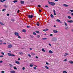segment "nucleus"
Wrapping results in <instances>:
<instances>
[{
    "label": "nucleus",
    "instance_id": "1",
    "mask_svg": "<svg viewBox=\"0 0 73 73\" xmlns=\"http://www.w3.org/2000/svg\"><path fill=\"white\" fill-rule=\"evenodd\" d=\"M48 4L52 6H54V5H56V3H55L52 2H50L49 1H48Z\"/></svg>",
    "mask_w": 73,
    "mask_h": 73
},
{
    "label": "nucleus",
    "instance_id": "2",
    "mask_svg": "<svg viewBox=\"0 0 73 73\" xmlns=\"http://www.w3.org/2000/svg\"><path fill=\"white\" fill-rule=\"evenodd\" d=\"M52 41H54L56 42V41H57V38H52Z\"/></svg>",
    "mask_w": 73,
    "mask_h": 73
},
{
    "label": "nucleus",
    "instance_id": "3",
    "mask_svg": "<svg viewBox=\"0 0 73 73\" xmlns=\"http://www.w3.org/2000/svg\"><path fill=\"white\" fill-rule=\"evenodd\" d=\"M28 18L30 19H32L33 18V16L32 15H28Z\"/></svg>",
    "mask_w": 73,
    "mask_h": 73
},
{
    "label": "nucleus",
    "instance_id": "4",
    "mask_svg": "<svg viewBox=\"0 0 73 73\" xmlns=\"http://www.w3.org/2000/svg\"><path fill=\"white\" fill-rule=\"evenodd\" d=\"M12 47V45L11 44H10L8 46L7 48H9V49H10V48H11Z\"/></svg>",
    "mask_w": 73,
    "mask_h": 73
},
{
    "label": "nucleus",
    "instance_id": "5",
    "mask_svg": "<svg viewBox=\"0 0 73 73\" xmlns=\"http://www.w3.org/2000/svg\"><path fill=\"white\" fill-rule=\"evenodd\" d=\"M67 22H68V23H73V21H72V20H70V21H68Z\"/></svg>",
    "mask_w": 73,
    "mask_h": 73
},
{
    "label": "nucleus",
    "instance_id": "6",
    "mask_svg": "<svg viewBox=\"0 0 73 73\" xmlns=\"http://www.w3.org/2000/svg\"><path fill=\"white\" fill-rule=\"evenodd\" d=\"M15 35V36H19V33H17L16 32H15L14 33Z\"/></svg>",
    "mask_w": 73,
    "mask_h": 73
},
{
    "label": "nucleus",
    "instance_id": "7",
    "mask_svg": "<svg viewBox=\"0 0 73 73\" xmlns=\"http://www.w3.org/2000/svg\"><path fill=\"white\" fill-rule=\"evenodd\" d=\"M20 3L21 4H24V1H21Z\"/></svg>",
    "mask_w": 73,
    "mask_h": 73
},
{
    "label": "nucleus",
    "instance_id": "8",
    "mask_svg": "<svg viewBox=\"0 0 73 73\" xmlns=\"http://www.w3.org/2000/svg\"><path fill=\"white\" fill-rule=\"evenodd\" d=\"M49 30V29H44L43 30V31H44V32H46V31H48Z\"/></svg>",
    "mask_w": 73,
    "mask_h": 73
},
{
    "label": "nucleus",
    "instance_id": "9",
    "mask_svg": "<svg viewBox=\"0 0 73 73\" xmlns=\"http://www.w3.org/2000/svg\"><path fill=\"white\" fill-rule=\"evenodd\" d=\"M53 32L54 33H58V31L57 30H53Z\"/></svg>",
    "mask_w": 73,
    "mask_h": 73
},
{
    "label": "nucleus",
    "instance_id": "10",
    "mask_svg": "<svg viewBox=\"0 0 73 73\" xmlns=\"http://www.w3.org/2000/svg\"><path fill=\"white\" fill-rule=\"evenodd\" d=\"M53 12H54V15L55 16V15H56V11L54 10H53Z\"/></svg>",
    "mask_w": 73,
    "mask_h": 73
},
{
    "label": "nucleus",
    "instance_id": "11",
    "mask_svg": "<svg viewBox=\"0 0 73 73\" xmlns=\"http://www.w3.org/2000/svg\"><path fill=\"white\" fill-rule=\"evenodd\" d=\"M15 62L16 64H20V62L18 61H16Z\"/></svg>",
    "mask_w": 73,
    "mask_h": 73
},
{
    "label": "nucleus",
    "instance_id": "12",
    "mask_svg": "<svg viewBox=\"0 0 73 73\" xmlns=\"http://www.w3.org/2000/svg\"><path fill=\"white\" fill-rule=\"evenodd\" d=\"M8 56H12V54L8 53Z\"/></svg>",
    "mask_w": 73,
    "mask_h": 73
},
{
    "label": "nucleus",
    "instance_id": "13",
    "mask_svg": "<svg viewBox=\"0 0 73 73\" xmlns=\"http://www.w3.org/2000/svg\"><path fill=\"white\" fill-rule=\"evenodd\" d=\"M69 29V28L68 27H66V28H65V30H68Z\"/></svg>",
    "mask_w": 73,
    "mask_h": 73
},
{
    "label": "nucleus",
    "instance_id": "14",
    "mask_svg": "<svg viewBox=\"0 0 73 73\" xmlns=\"http://www.w3.org/2000/svg\"><path fill=\"white\" fill-rule=\"evenodd\" d=\"M63 6L64 7H69V5L66 4H64Z\"/></svg>",
    "mask_w": 73,
    "mask_h": 73
},
{
    "label": "nucleus",
    "instance_id": "15",
    "mask_svg": "<svg viewBox=\"0 0 73 73\" xmlns=\"http://www.w3.org/2000/svg\"><path fill=\"white\" fill-rule=\"evenodd\" d=\"M31 55H33V56H35L36 55V54H35V53L33 52H31Z\"/></svg>",
    "mask_w": 73,
    "mask_h": 73
},
{
    "label": "nucleus",
    "instance_id": "16",
    "mask_svg": "<svg viewBox=\"0 0 73 73\" xmlns=\"http://www.w3.org/2000/svg\"><path fill=\"white\" fill-rule=\"evenodd\" d=\"M68 62H69V63H70V64H73V61H69Z\"/></svg>",
    "mask_w": 73,
    "mask_h": 73
},
{
    "label": "nucleus",
    "instance_id": "17",
    "mask_svg": "<svg viewBox=\"0 0 73 73\" xmlns=\"http://www.w3.org/2000/svg\"><path fill=\"white\" fill-rule=\"evenodd\" d=\"M22 32H24V33H25L26 32V30H25V29H23L22 30Z\"/></svg>",
    "mask_w": 73,
    "mask_h": 73
},
{
    "label": "nucleus",
    "instance_id": "18",
    "mask_svg": "<svg viewBox=\"0 0 73 73\" xmlns=\"http://www.w3.org/2000/svg\"><path fill=\"white\" fill-rule=\"evenodd\" d=\"M56 21L57 22H58V23H60V21H60V20L58 19H57L56 20Z\"/></svg>",
    "mask_w": 73,
    "mask_h": 73
},
{
    "label": "nucleus",
    "instance_id": "19",
    "mask_svg": "<svg viewBox=\"0 0 73 73\" xmlns=\"http://www.w3.org/2000/svg\"><path fill=\"white\" fill-rule=\"evenodd\" d=\"M49 53H53V51H51V50H49Z\"/></svg>",
    "mask_w": 73,
    "mask_h": 73
},
{
    "label": "nucleus",
    "instance_id": "20",
    "mask_svg": "<svg viewBox=\"0 0 73 73\" xmlns=\"http://www.w3.org/2000/svg\"><path fill=\"white\" fill-rule=\"evenodd\" d=\"M11 73H15V71H10Z\"/></svg>",
    "mask_w": 73,
    "mask_h": 73
},
{
    "label": "nucleus",
    "instance_id": "21",
    "mask_svg": "<svg viewBox=\"0 0 73 73\" xmlns=\"http://www.w3.org/2000/svg\"><path fill=\"white\" fill-rule=\"evenodd\" d=\"M45 67L46 69H49V67L47 66H45Z\"/></svg>",
    "mask_w": 73,
    "mask_h": 73
},
{
    "label": "nucleus",
    "instance_id": "22",
    "mask_svg": "<svg viewBox=\"0 0 73 73\" xmlns=\"http://www.w3.org/2000/svg\"><path fill=\"white\" fill-rule=\"evenodd\" d=\"M18 1L17 0H15L13 1V3H16V2H17Z\"/></svg>",
    "mask_w": 73,
    "mask_h": 73
},
{
    "label": "nucleus",
    "instance_id": "23",
    "mask_svg": "<svg viewBox=\"0 0 73 73\" xmlns=\"http://www.w3.org/2000/svg\"><path fill=\"white\" fill-rule=\"evenodd\" d=\"M50 16L52 18H53V17H54V16H53V15L52 14H51Z\"/></svg>",
    "mask_w": 73,
    "mask_h": 73
},
{
    "label": "nucleus",
    "instance_id": "24",
    "mask_svg": "<svg viewBox=\"0 0 73 73\" xmlns=\"http://www.w3.org/2000/svg\"><path fill=\"white\" fill-rule=\"evenodd\" d=\"M36 25L37 26H39L40 25L39 22H37L36 23Z\"/></svg>",
    "mask_w": 73,
    "mask_h": 73
},
{
    "label": "nucleus",
    "instance_id": "25",
    "mask_svg": "<svg viewBox=\"0 0 73 73\" xmlns=\"http://www.w3.org/2000/svg\"><path fill=\"white\" fill-rule=\"evenodd\" d=\"M0 24L1 25H4V24H3V23H1V22H0Z\"/></svg>",
    "mask_w": 73,
    "mask_h": 73
},
{
    "label": "nucleus",
    "instance_id": "26",
    "mask_svg": "<svg viewBox=\"0 0 73 73\" xmlns=\"http://www.w3.org/2000/svg\"><path fill=\"white\" fill-rule=\"evenodd\" d=\"M11 21H13V22H14V21H15V20H14V19H11Z\"/></svg>",
    "mask_w": 73,
    "mask_h": 73
},
{
    "label": "nucleus",
    "instance_id": "27",
    "mask_svg": "<svg viewBox=\"0 0 73 73\" xmlns=\"http://www.w3.org/2000/svg\"><path fill=\"white\" fill-rule=\"evenodd\" d=\"M46 39H47V38H42V40H46Z\"/></svg>",
    "mask_w": 73,
    "mask_h": 73
},
{
    "label": "nucleus",
    "instance_id": "28",
    "mask_svg": "<svg viewBox=\"0 0 73 73\" xmlns=\"http://www.w3.org/2000/svg\"><path fill=\"white\" fill-rule=\"evenodd\" d=\"M69 54L68 53H65V54L64 55V56H66V55H68Z\"/></svg>",
    "mask_w": 73,
    "mask_h": 73
},
{
    "label": "nucleus",
    "instance_id": "29",
    "mask_svg": "<svg viewBox=\"0 0 73 73\" xmlns=\"http://www.w3.org/2000/svg\"><path fill=\"white\" fill-rule=\"evenodd\" d=\"M19 54H20V55H21V54H23V52H19Z\"/></svg>",
    "mask_w": 73,
    "mask_h": 73
},
{
    "label": "nucleus",
    "instance_id": "30",
    "mask_svg": "<svg viewBox=\"0 0 73 73\" xmlns=\"http://www.w3.org/2000/svg\"><path fill=\"white\" fill-rule=\"evenodd\" d=\"M30 36L31 37V38H33V37H34V36H33V35H30Z\"/></svg>",
    "mask_w": 73,
    "mask_h": 73
},
{
    "label": "nucleus",
    "instance_id": "31",
    "mask_svg": "<svg viewBox=\"0 0 73 73\" xmlns=\"http://www.w3.org/2000/svg\"><path fill=\"white\" fill-rule=\"evenodd\" d=\"M68 18L69 19H72V17H70L69 16L68 17Z\"/></svg>",
    "mask_w": 73,
    "mask_h": 73
},
{
    "label": "nucleus",
    "instance_id": "32",
    "mask_svg": "<svg viewBox=\"0 0 73 73\" xmlns=\"http://www.w3.org/2000/svg\"><path fill=\"white\" fill-rule=\"evenodd\" d=\"M35 32L36 33H40V32L38 31H35Z\"/></svg>",
    "mask_w": 73,
    "mask_h": 73
},
{
    "label": "nucleus",
    "instance_id": "33",
    "mask_svg": "<svg viewBox=\"0 0 73 73\" xmlns=\"http://www.w3.org/2000/svg\"><path fill=\"white\" fill-rule=\"evenodd\" d=\"M42 51H43V52H45V50H44V48H42Z\"/></svg>",
    "mask_w": 73,
    "mask_h": 73
},
{
    "label": "nucleus",
    "instance_id": "34",
    "mask_svg": "<svg viewBox=\"0 0 73 73\" xmlns=\"http://www.w3.org/2000/svg\"><path fill=\"white\" fill-rule=\"evenodd\" d=\"M36 37L37 38H40V36L39 35H38L36 36Z\"/></svg>",
    "mask_w": 73,
    "mask_h": 73
},
{
    "label": "nucleus",
    "instance_id": "35",
    "mask_svg": "<svg viewBox=\"0 0 73 73\" xmlns=\"http://www.w3.org/2000/svg\"><path fill=\"white\" fill-rule=\"evenodd\" d=\"M63 73H67V72L65 71H63Z\"/></svg>",
    "mask_w": 73,
    "mask_h": 73
},
{
    "label": "nucleus",
    "instance_id": "36",
    "mask_svg": "<svg viewBox=\"0 0 73 73\" xmlns=\"http://www.w3.org/2000/svg\"><path fill=\"white\" fill-rule=\"evenodd\" d=\"M4 11H6V9H3L2 10V12H4Z\"/></svg>",
    "mask_w": 73,
    "mask_h": 73
},
{
    "label": "nucleus",
    "instance_id": "37",
    "mask_svg": "<svg viewBox=\"0 0 73 73\" xmlns=\"http://www.w3.org/2000/svg\"><path fill=\"white\" fill-rule=\"evenodd\" d=\"M33 34L34 35H36V33L34 32L33 33Z\"/></svg>",
    "mask_w": 73,
    "mask_h": 73
},
{
    "label": "nucleus",
    "instance_id": "38",
    "mask_svg": "<svg viewBox=\"0 0 73 73\" xmlns=\"http://www.w3.org/2000/svg\"><path fill=\"white\" fill-rule=\"evenodd\" d=\"M64 23L66 26H67V23L66 22H64Z\"/></svg>",
    "mask_w": 73,
    "mask_h": 73
},
{
    "label": "nucleus",
    "instance_id": "39",
    "mask_svg": "<svg viewBox=\"0 0 73 73\" xmlns=\"http://www.w3.org/2000/svg\"><path fill=\"white\" fill-rule=\"evenodd\" d=\"M18 36V38H21V37H20V36H19H19Z\"/></svg>",
    "mask_w": 73,
    "mask_h": 73
},
{
    "label": "nucleus",
    "instance_id": "40",
    "mask_svg": "<svg viewBox=\"0 0 73 73\" xmlns=\"http://www.w3.org/2000/svg\"><path fill=\"white\" fill-rule=\"evenodd\" d=\"M13 68L14 69H16V70H17V68L16 67H14Z\"/></svg>",
    "mask_w": 73,
    "mask_h": 73
},
{
    "label": "nucleus",
    "instance_id": "41",
    "mask_svg": "<svg viewBox=\"0 0 73 73\" xmlns=\"http://www.w3.org/2000/svg\"><path fill=\"white\" fill-rule=\"evenodd\" d=\"M27 28H30V26H27Z\"/></svg>",
    "mask_w": 73,
    "mask_h": 73
},
{
    "label": "nucleus",
    "instance_id": "42",
    "mask_svg": "<svg viewBox=\"0 0 73 73\" xmlns=\"http://www.w3.org/2000/svg\"><path fill=\"white\" fill-rule=\"evenodd\" d=\"M0 1L1 3H4V1L2 0H0Z\"/></svg>",
    "mask_w": 73,
    "mask_h": 73
},
{
    "label": "nucleus",
    "instance_id": "43",
    "mask_svg": "<svg viewBox=\"0 0 73 73\" xmlns=\"http://www.w3.org/2000/svg\"><path fill=\"white\" fill-rule=\"evenodd\" d=\"M30 66H31V67H32L33 66V65L30 64Z\"/></svg>",
    "mask_w": 73,
    "mask_h": 73
},
{
    "label": "nucleus",
    "instance_id": "44",
    "mask_svg": "<svg viewBox=\"0 0 73 73\" xmlns=\"http://www.w3.org/2000/svg\"><path fill=\"white\" fill-rule=\"evenodd\" d=\"M33 69H35V70H36V69H37V68H36V67H34Z\"/></svg>",
    "mask_w": 73,
    "mask_h": 73
},
{
    "label": "nucleus",
    "instance_id": "45",
    "mask_svg": "<svg viewBox=\"0 0 73 73\" xmlns=\"http://www.w3.org/2000/svg\"><path fill=\"white\" fill-rule=\"evenodd\" d=\"M31 1V2H34V1H35V0H32Z\"/></svg>",
    "mask_w": 73,
    "mask_h": 73
},
{
    "label": "nucleus",
    "instance_id": "46",
    "mask_svg": "<svg viewBox=\"0 0 73 73\" xmlns=\"http://www.w3.org/2000/svg\"><path fill=\"white\" fill-rule=\"evenodd\" d=\"M1 73H5V72L4 71H2L1 72Z\"/></svg>",
    "mask_w": 73,
    "mask_h": 73
},
{
    "label": "nucleus",
    "instance_id": "47",
    "mask_svg": "<svg viewBox=\"0 0 73 73\" xmlns=\"http://www.w3.org/2000/svg\"><path fill=\"white\" fill-rule=\"evenodd\" d=\"M1 54L3 55H4V52H1Z\"/></svg>",
    "mask_w": 73,
    "mask_h": 73
},
{
    "label": "nucleus",
    "instance_id": "48",
    "mask_svg": "<svg viewBox=\"0 0 73 73\" xmlns=\"http://www.w3.org/2000/svg\"><path fill=\"white\" fill-rule=\"evenodd\" d=\"M70 11H71V12L72 13V12H73V10H70Z\"/></svg>",
    "mask_w": 73,
    "mask_h": 73
},
{
    "label": "nucleus",
    "instance_id": "49",
    "mask_svg": "<svg viewBox=\"0 0 73 73\" xmlns=\"http://www.w3.org/2000/svg\"><path fill=\"white\" fill-rule=\"evenodd\" d=\"M38 7H41V5H38Z\"/></svg>",
    "mask_w": 73,
    "mask_h": 73
},
{
    "label": "nucleus",
    "instance_id": "50",
    "mask_svg": "<svg viewBox=\"0 0 73 73\" xmlns=\"http://www.w3.org/2000/svg\"><path fill=\"white\" fill-rule=\"evenodd\" d=\"M28 56L29 57H31V55H30V54H28Z\"/></svg>",
    "mask_w": 73,
    "mask_h": 73
},
{
    "label": "nucleus",
    "instance_id": "51",
    "mask_svg": "<svg viewBox=\"0 0 73 73\" xmlns=\"http://www.w3.org/2000/svg\"><path fill=\"white\" fill-rule=\"evenodd\" d=\"M3 62V61L1 60V61H0V63H2V62Z\"/></svg>",
    "mask_w": 73,
    "mask_h": 73
},
{
    "label": "nucleus",
    "instance_id": "52",
    "mask_svg": "<svg viewBox=\"0 0 73 73\" xmlns=\"http://www.w3.org/2000/svg\"><path fill=\"white\" fill-rule=\"evenodd\" d=\"M9 66H10V67H12V65L11 64H10Z\"/></svg>",
    "mask_w": 73,
    "mask_h": 73
},
{
    "label": "nucleus",
    "instance_id": "53",
    "mask_svg": "<svg viewBox=\"0 0 73 73\" xmlns=\"http://www.w3.org/2000/svg\"><path fill=\"white\" fill-rule=\"evenodd\" d=\"M46 65H49V63H48L47 62H46Z\"/></svg>",
    "mask_w": 73,
    "mask_h": 73
},
{
    "label": "nucleus",
    "instance_id": "54",
    "mask_svg": "<svg viewBox=\"0 0 73 73\" xmlns=\"http://www.w3.org/2000/svg\"><path fill=\"white\" fill-rule=\"evenodd\" d=\"M3 44H4V45H6V43H5V42L3 43Z\"/></svg>",
    "mask_w": 73,
    "mask_h": 73
},
{
    "label": "nucleus",
    "instance_id": "55",
    "mask_svg": "<svg viewBox=\"0 0 73 73\" xmlns=\"http://www.w3.org/2000/svg\"><path fill=\"white\" fill-rule=\"evenodd\" d=\"M45 7H46V8H48V5H45Z\"/></svg>",
    "mask_w": 73,
    "mask_h": 73
},
{
    "label": "nucleus",
    "instance_id": "56",
    "mask_svg": "<svg viewBox=\"0 0 73 73\" xmlns=\"http://www.w3.org/2000/svg\"><path fill=\"white\" fill-rule=\"evenodd\" d=\"M67 61V59H65L63 61L65 62V61Z\"/></svg>",
    "mask_w": 73,
    "mask_h": 73
},
{
    "label": "nucleus",
    "instance_id": "57",
    "mask_svg": "<svg viewBox=\"0 0 73 73\" xmlns=\"http://www.w3.org/2000/svg\"><path fill=\"white\" fill-rule=\"evenodd\" d=\"M20 12V10H18V11H17V13H19Z\"/></svg>",
    "mask_w": 73,
    "mask_h": 73
},
{
    "label": "nucleus",
    "instance_id": "58",
    "mask_svg": "<svg viewBox=\"0 0 73 73\" xmlns=\"http://www.w3.org/2000/svg\"><path fill=\"white\" fill-rule=\"evenodd\" d=\"M39 12H42V11H41V10L40 9H39Z\"/></svg>",
    "mask_w": 73,
    "mask_h": 73
},
{
    "label": "nucleus",
    "instance_id": "59",
    "mask_svg": "<svg viewBox=\"0 0 73 73\" xmlns=\"http://www.w3.org/2000/svg\"><path fill=\"white\" fill-rule=\"evenodd\" d=\"M22 69H23V70H24V69H25V67H23L22 68Z\"/></svg>",
    "mask_w": 73,
    "mask_h": 73
},
{
    "label": "nucleus",
    "instance_id": "60",
    "mask_svg": "<svg viewBox=\"0 0 73 73\" xmlns=\"http://www.w3.org/2000/svg\"><path fill=\"white\" fill-rule=\"evenodd\" d=\"M3 57V56H0V57Z\"/></svg>",
    "mask_w": 73,
    "mask_h": 73
},
{
    "label": "nucleus",
    "instance_id": "61",
    "mask_svg": "<svg viewBox=\"0 0 73 73\" xmlns=\"http://www.w3.org/2000/svg\"><path fill=\"white\" fill-rule=\"evenodd\" d=\"M12 56H14L15 57V56L13 54H12Z\"/></svg>",
    "mask_w": 73,
    "mask_h": 73
},
{
    "label": "nucleus",
    "instance_id": "62",
    "mask_svg": "<svg viewBox=\"0 0 73 73\" xmlns=\"http://www.w3.org/2000/svg\"><path fill=\"white\" fill-rule=\"evenodd\" d=\"M50 36H53V34H51L50 35Z\"/></svg>",
    "mask_w": 73,
    "mask_h": 73
},
{
    "label": "nucleus",
    "instance_id": "63",
    "mask_svg": "<svg viewBox=\"0 0 73 73\" xmlns=\"http://www.w3.org/2000/svg\"><path fill=\"white\" fill-rule=\"evenodd\" d=\"M18 60L19 61L20 60V58H18Z\"/></svg>",
    "mask_w": 73,
    "mask_h": 73
},
{
    "label": "nucleus",
    "instance_id": "64",
    "mask_svg": "<svg viewBox=\"0 0 73 73\" xmlns=\"http://www.w3.org/2000/svg\"><path fill=\"white\" fill-rule=\"evenodd\" d=\"M35 57L36 58H38V56H36Z\"/></svg>",
    "mask_w": 73,
    "mask_h": 73
}]
</instances>
